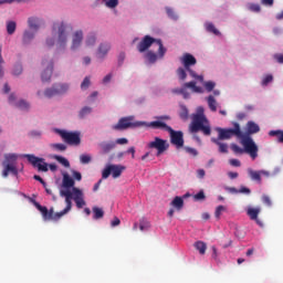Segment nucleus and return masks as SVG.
Segmentation results:
<instances>
[{"label":"nucleus","mask_w":283,"mask_h":283,"mask_svg":"<svg viewBox=\"0 0 283 283\" xmlns=\"http://www.w3.org/2000/svg\"><path fill=\"white\" fill-rule=\"evenodd\" d=\"M60 196L61 198H65L66 207L62 211L55 212V213H54V208H51L50 210H48V207L41 206V203H39L34 199H30V202H32L35 209H38V211L42 213V218L45 222H48V220H53L54 222H56L61 220L63 216H67V213L72 211V200H74V191L60 190Z\"/></svg>","instance_id":"f257e3e1"},{"label":"nucleus","mask_w":283,"mask_h":283,"mask_svg":"<svg viewBox=\"0 0 283 283\" xmlns=\"http://www.w3.org/2000/svg\"><path fill=\"white\" fill-rule=\"evenodd\" d=\"M192 122L189 125L190 134L201 132L203 136H211V124L205 116V108L198 107L197 113L191 115Z\"/></svg>","instance_id":"f03ea898"},{"label":"nucleus","mask_w":283,"mask_h":283,"mask_svg":"<svg viewBox=\"0 0 283 283\" xmlns=\"http://www.w3.org/2000/svg\"><path fill=\"white\" fill-rule=\"evenodd\" d=\"M52 36L53 39L46 40V45L53 48L54 43L62 50L67 48V24L63 21L54 22L52 25Z\"/></svg>","instance_id":"7ed1b4c3"},{"label":"nucleus","mask_w":283,"mask_h":283,"mask_svg":"<svg viewBox=\"0 0 283 283\" xmlns=\"http://www.w3.org/2000/svg\"><path fill=\"white\" fill-rule=\"evenodd\" d=\"M241 138L244 148L238 146V144H231L230 149H232L234 154H244V151H247V154H250L251 158H258V145H255L253 138L249 135H242Z\"/></svg>","instance_id":"20e7f679"},{"label":"nucleus","mask_w":283,"mask_h":283,"mask_svg":"<svg viewBox=\"0 0 283 283\" xmlns=\"http://www.w3.org/2000/svg\"><path fill=\"white\" fill-rule=\"evenodd\" d=\"M17 160L19 155L14 153L4 154V160L2 161V178H8L10 174L12 176H19V168H17Z\"/></svg>","instance_id":"39448f33"},{"label":"nucleus","mask_w":283,"mask_h":283,"mask_svg":"<svg viewBox=\"0 0 283 283\" xmlns=\"http://www.w3.org/2000/svg\"><path fill=\"white\" fill-rule=\"evenodd\" d=\"M154 43L158 44V54L159 59H164L165 54H167V49L165 45H163V40L151 38L150 35H145L142 41L137 44L138 52H147V50L150 48V45H154Z\"/></svg>","instance_id":"423d86ee"},{"label":"nucleus","mask_w":283,"mask_h":283,"mask_svg":"<svg viewBox=\"0 0 283 283\" xmlns=\"http://www.w3.org/2000/svg\"><path fill=\"white\" fill-rule=\"evenodd\" d=\"M233 128H217L218 139L219 140H231L233 136L237 138H242V128H240V124L238 122H232Z\"/></svg>","instance_id":"0eeeda50"},{"label":"nucleus","mask_w":283,"mask_h":283,"mask_svg":"<svg viewBox=\"0 0 283 283\" xmlns=\"http://www.w3.org/2000/svg\"><path fill=\"white\" fill-rule=\"evenodd\" d=\"M132 120H134V116L122 117L117 124L113 125L112 129H115V132H125V129H129V127H144V125H147L145 122Z\"/></svg>","instance_id":"6e6552de"},{"label":"nucleus","mask_w":283,"mask_h":283,"mask_svg":"<svg viewBox=\"0 0 283 283\" xmlns=\"http://www.w3.org/2000/svg\"><path fill=\"white\" fill-rule=\"evenodd\" d=\"M180 62L182 63L185 70L189 72L190 76H192V78H197V81H205V77H202V75H198L191 70L192 65H196V63H198L196 56L190 53H185L180 57Z\"/></svg>","instance_id":"1a4fd4ad"},{"label":"nucleus","mask_w":283,"mask_h":283,"mask_svg":"<svg viewBox=\"0 0 283 283\" xmlns=\"http://www.w3.org/2000/svg\"><path fill=\"white\" fill-rule=\"evenodd\" d=\"M55 132L61 136L62 140H64L66 145H71L73 147H78V145H81V133L63 129H55Z\"/></svg>","instance_id":"9d476101"},{"label":"nucleus","mask_w":283,"mask_h":283,"mask_svg":"<svg viewBox=\"0 0 283 283\" xmlns=\"http://www.w3.org/2000/svg\"><path fill=\"white\" fill-rule=\"evenodd\" d=\"M69 90V84H54L52 87L46 88L44 91V96L46 98H54V96H63V94H67Z\"/></svg>","instance_id":"9b49d317"},{"label":"nucleus","mask_w":283,"mask_h":283,"mask_svg":"<svg viewBox=\"0 0 283 283\" xmlns=\"http://www.w3.org/2000/svg\"><path fill=\"white\" fill-rule=\"evenodd\" d=\"M123 171H125V166L109 165L103 170L102 178L104 180H107L109 176H113V178H120Z\"/></svg>","instance_id":"f8f14e48"},{"label":"nucleus","mask_w":283,"mask_h":283,"mask_svg":"<svg viewBox=\"0 0 283 283\" xmlns=\"http://www.w3.org/2000/svg\"><path fill=\"white\" fill-rule=\"evenodd\" d=\"M148 149H157V156H160L169 149V144L160 137H155L154 142L148 143Z\"/></svg>","instance_id":"ddd939ff"},{"label":"nucleus","mask_w":283,"mask_h":283,"mask_svg":"<svg viewBox=\"0 0 283 283\" xmlns=\"http://www.w3.org/2000/svg\"><path fill=\"white\" fill-rule=\"evenodd\" d=\"M23 158H27V160H29V163L39 171H48V163H45V159L34 155H23Z\"/></svg>","instance_id":"4468645a"},{"label":"nucleus","mask_w":283,"mask_h":283,"mask_svg":"<svg viewBox=\"0 0 283 283\" xmlns=\"http://www.w3.org/2000/svg\"><path fill=\"white\" fill-rule=\"evenodd\" d=\"M168 132H170L171 145H175L177 149H180V147H185V138H184L182 132L180 130L176 132L171 128Z\"/></svg>","instance_id":"2eb2a0df"},{"label":"nucleus","mask_w":283,"mask_h":283,"mask_svg":"<svg viewBox=\"0 0 283 283\" xmlns=\"http://www.w3.org/2000/svg\"><path fill=\"white\" fill-rule=\"evenodd\" d=\"M73 200L77 207V209H83L86 205L85 202V195L83 193V190L80 188H73Z\"/></svg>","instance_id":"dca6fc26"},{"label":"nucleus","mask_w":283,"mask_h":283,"mask_svg":"<svg viewBox=\"0 0 283 283\" xmlns=\"http://www.w3.org/2000/svg\"><path fill=\"white\" fill-rule=\"evenodd\" d=\"M83 43V30H77L72 34L71 50L74 52L81 48Z\"/></svg>","instance_id":"f3484780"},{"label":"nucleus","mask_w":283,"mask_h":283,"mask_svg":"<svg viewBox=\"0 0 283 283\" xmlns=\"http://www.w3.org/2000/svg\"><path fill=\"white\" fill-rule=\"evenodd\" d=\"M262 209L260 207L256 208H248L247 214L249 216L250 220H254L259 227H264V223L260 219H258V216H260V212Z\"/></svg>","instance_id":"a211bd4d"},{"label":"nucleus","mask_w":283,"mask_h":283,"mask_svg":"<svg viewBox=\"0 0 283 283\" xmlns=\"http://www.w3.org/2000/svg\"><path fill=\"white\" fill-rule=\"evenodd\" d=\"M53 71H54V63L50 62L46 66V70H44L41 75L43 83H48L52 78Z\"/></svg>","instance_id":"6ab92c4d"},{"label":"nucleus","mask_w":283,"mask_h":283,"mask_svg":"<svg viewBox=\"0 0 283 283\" xmlns=\"http://www.w3.org/2000/svg\"><path fill=\"white\" fill-rule=\"evenodd\" d=\"M109 50H112V45L109 43H101L97 49V59H105Z\"/></svg>","instance_id":"aec40b11"},{"label":"nucleus","mask_w":283,"mask_h":283,"mask_svg":"<svg viewBox=\"0 0 283 283\" xmlns=\"http://www.w3.org/2000/svg\"><path fill=\"white\" fill-rule=\"evenodd\" d=\"M222 139H218L216 137L211 138V143L217 145L219 147L218 151L219 154H229V144L222 143Z\"/></svg>","instance_id":"412c9836"},{"label":"nucleus","mask_w":283,"mask_h":283,"mask_svg":"<svg viewBox=\"0 0 283 283\" xmlns=\"http://www.w3.org/2000/svg\"><path fill=\"white\" fill-rule=\"evenodd\" d=\"M74 185H76L74 178L70 177L67 172H64L62 179V187H64V189H73L75 188Z\"/></svg>","instance_id":"4be33fe9"},{"label":"nucleus","mask_w":283,"mask_h":283,"mask_svg":"<svg viewBox=\"0 0 283 283\" xmlns=\"http://www.w3.org/2000/svg\"><path fill=\"white\" fill-rule=\"evenodd\" d=\"M147 127H151L153 129H166V132H169V129H171V127H169L165 122L161 120L150 122Z\"/></svg>","instance_id":"5701e85b"},{"label":"nucleus","mask_w":283,"mask_h":283,"mask_svg":"<svg viewBox=\"0 0 283 283\" xmlns=\"http://www.w3.org/2000/svg\"><path fill=\"white\" fill-rule=\"evenodd\" d=\"M101 150L103 154H109L112 149L116 148V143L115 142H102L99 143Z\"/></svg>","instance_id":"b1692460"},{"label":"nucleus","mask_w":283,"mask_h":283,"mask_svg":"<svg viewBox=\"0 0 283 283\" xmlns=\"http://www.w3.org/2000/svg\"><path fill=\"white\" fill-rule=\"evenodd\" d=\"M36 34V31H28L25 30L22 35V43L23 45H29V43H32L34 40V35Z\"/></svg>","instance_id":"393cba45"},{"label":"nucleus","mask_w":283,"mask_h":283,"mask_svg":"<svg viewBox=\"0 0 283 283\" xmlns=\"http://www.w3.org/2000/svg\"><path fill=\"white\" fill-rule=\"evenodd\" d=\"M171 207L180 211L182 207H185V200L182 197H175L174 200L170 202Z\"/></svg>","instance_id":"a878e982"},{"label":"nucleus","mask_w":283,"mask_h":283,"mask_svg":"<svg viewBox=\"0 0 283 283\" xmlns=\"http://www.w3.org/2000/svg\"><path fill=\"white\" fill-rule=\"evenodd\" d=\"M247 132L248 134H258V132H260V125H258L255 122H248Z\"/></svg>","instance_id":"bb28decb"},{"label":"nucleus","mask_w":283,"mask_h":283,"mask_svg":"<svg viewBox=\"0 0 283 283\" xmlns=\"http://www.w3.org/2000/svg\"><path fill=\"white\" fill-rule=\"evenodd\" d=\"M248 174H249L251 180H254L255 182H262V175L260 171H255V170L249 168Z\"/></svg>","instance_id":"cd10ccee"},{"label":"nucleus","mask_w":283,"mask_h":283,"mask_svg":"<svg viewBox=\"0 0 283 283\" xmlns=\"http://www.w3.org/2000/svg\"><path fill=\"white\" fill-rule=\"evenodd\" d=\"M184 87H185L186 90H187V88L192 90V92H195L196 94H202V87L197 86V85H196V82H188V83H185V84H184Z\"/></svg>","instance_id":"c85d7f7f"},{"label":"nucleus","mask_w":283,"mask_h":283,"mask_svg":"<svg viewBox=\"0 0 283 283\" xmlns=\"http://www.w3.org/2000/svg\"><path fill=\"white\" fill-rule=\"evenodd\" d=\"M193 247L197 251H199L200 255H205V253H207V243L197 241L195 242Z\"/></svg>","instance_id":"c756f323"},{"label":"nucleus","mask_w":283,"mask_h":283,"mask_svg":"<svg viewBox=\"0 0 283 283\" xmlns=\"http://www.w3.org/2000/svg\"><path fill=\"white\" fill-rule=\"evenodd\" d=\"M207 101L208 107L211 109V112H218V102L216 101V97H213V95H209Z\"/></svg>","instance_id":"7c9ffc66"},{"label":"nucleus","mask_w":283,"mask_h":283,"mask_svg":"<svg viewBox=\"0 0 283 283\" xmlns=\"http://www.w3.org/2000/svg\"><path fill=\"white\" fill-rule=\"evenodd\" d=\"M28 25H29L30 30H33V32H38L39 31V19L38 18H29Z\"/></svg>","instance_id":"2f4dec72"},{"label":"nucleus","mask_w":283,"mask_h":283,"mask_svg":"<svg viewBox=\"0 0 283 283\" xmlns=\"http://www.w3.org/2000/svg\"><path fill=\"white\" fill-rule=\"evenodd\" d=\"M105 216V211H103L102 208L98 207H93V220H101L102 218H104Z\"/></svg>","instance_id":"473e14b6"},{"label":"nucleus","mask_w":283,"mask_h":283,"mask_svg":"<svg viewBox=\"0 0 283 283\" xmlns=\"http://www.w3.org/2000/svg\"><path fill=\"white\" fill-rule=\"evenodd\" d=\"M145 59H146V61H148V63H156V61H158V59H160V55H159V54H156V53L153 52V51H148V52L145 54Z\"/></svg>","instance_id":"72a5a7b5"},{"label":"nucleus","mask_w":283,"mask_h":283,"mask_svg":"<svg viewBox=\"0 0 283 283\" xmlns=\"http://www.w3.org/2000/svg\"><path fill=\"white\" fill-rule=\"evenodd\" d=\"M85 43H86L87 48H93V45H96V34L90 33L86 36Z\"/></svg>","instance_id":"f704fd0d"},{"label":"nucleus","mask_w":283,"mask_h":283,"mask_svg":"<svg viewBox=\"0 0 283 283\" xmlns=\"http://www.w3.org/2000/svg\"><path fill=\"white\" fill-rule=\"evenodd\" d=\"M179 117L181 118V120H188L189 119V108H187V106L180 105Z\"/></svg>","instance_id":"c9c22d12"},{"label":"nucleus","mask_w":283,"mask_h":283,"mask_svg":"<svg viewBox=\"0 0 283 283\" xmlns=\"http://www.w3.org/2000/svg\"><path fill=\"white\" fill-rule=\"evenodd\" d=\"M17 32V22L8 21L7 22V34L12 35Z\"/></svg>","instance_id":"e433bc0d"},{"label":"nucleus","mask_w":283,"mask_h":283,"mask_svg":"<svg viewBox=\"0 0 283 283\" xmlns=\"http://www.w3.org/2000/svg\"><path fill=\"white\" fill-rule=\"evenodd\" d=\"M269 136H276L277 143H283V130H270Z\"/></svg>","instance_id":"4c0bfd02"},{"label":"nucleus","mask_w":283,"mask_h":283,"mask_svg":"<svg viewBox=\"0 0 283 283\" xmlns=\"http://www.w3.org/2000/svg\"><path fill=\"white\" fill-rule=\"evenodd\" d=\"M50 147L55 151H65L67 149V146L65 144H51Z\"/></svg>","instance_id":"58836bf2"},{"label":"nucleus","mask_w":283,"mask_h":283,"mask_svg":"<svg viewBox=\"0 0 283 283\" xmlns=\"http://www.w3.org/2000/svg\"><path fill=\"white\" fill-rule=\"evenodd\" d=\"M54 158L60 163V165H63V167H70V161L65 157L55 155Z\"/></svg>","instance_id":"ea45409f"},{"label":"nucleus","mask_w":283,"mask_h":283,"mask_svg":"<svg viewBox=\"0 0 283 283\" xmlns=\"http://www.w3.org/2000/svg\"><path fill=\"white\" fill-rule=\"evenodd\" d=\"M92 112V107L90 106H84L80 113H78V117L80 118H85V116H88V114Z\"/></svg>","instance_id":"a19ab883"},{"label":"nucleus","mask_w":283,"mask_h":283,"mask_svg":"<svg viewBox=\"0 0 283 283\" xmlns=\"http://www.w3.org/2000/svg\"><path fill=\"white\" fill-rule=\"evenodd\" d=\"M207 196L205 195V190H200L198 193H196L193 196V200H196V202H202V200H206Z\"/></svg>","instance_id":"79ce46f5"},{"label":"nucleus","mask_w":283,"mask_h":283,"mask_svg":"<svg viewBox=\"0 0 283 283\" xmlns=\"http://www.w3.org/2000/svg\"><path fill=\"white\" fill-rule=\"evenodd\" d=\"M12 74H13V76H20V74H23V65H21V64H15L14 66H13V71H12Z\"/></svg>","instance_id":"37998d69"},{"label":"nucleus","mask_w":283,"mask_h":283,"mask_svg":"<svg viewBox=\"0 0 283 283\" xmlns=\"http://www.w3.org/2000/svg\"><path fill=\"white\" fill-rule=\"evenodd\" d=\"M80 163L82 165H90V163H92V156L85 155V154L81 155L80 156Z\"/></svg>","instance_id":"c03bdc74"},{"label":"nucleus","mask_w":283,"mask_h":283,"mask_svg":"<svg viewBox=\"0 0 283 283\" xmlns=\"http://www.w3.org/2000/svg\"><path fill=\"white\" fill-rule=\"evenodd\" d=\"M166 12H167V15L169 17V19H172V21H178V14H176L174 9L167 7Z\"/></svg>","instance_id":"a18cd8bd"},{"label":"nucleus","mask_w":283,"mask_h":283,"mask_svg":"<svg viewBox=\"0 0 283 283\" xmlns=\"http://www.w3.org/2000/svg\"><path fill=\"white\" fill-rule=\"evenodd\" d=\"M17 107H19V109H30V104L25 101H19L17 104H15Z\"/></svg>","instance_id":"49530a36"},{"label":"nucleus","mask_w":283,"mask_h":283,"mask_svg":"<svg viewBox=\"0 0 283 283\" xmlns=\"http://www.w3.org/2000/svg\"><path fill=\"white\" fill-rule=\"evenodd\" d=\"M206 29L208 32H212V34H216V35L220 34V31H218V29H216V25H213V23H208L206 25Z\"/></svg>","instance_id":"de8ad7c7"},{"label":"nucleus","mask_w":283,"mask_h":283,"mask_svg":"<svg viewBox=\"0 0 283 283\" xmlns=\"http://www.w3.org/2000/svg\"><path fill=\"white\" fill-rule=\"evenodd\" d=\"M248 9L250 10V12H260L262 10L260 4H255V3H249Z\"/></svg>","instance_id":"09e8293b"},{"label":"nucleus","mask_w":283,"mask_h":283,"mask_svg":"<svg viewBox=\"0 0 283 283\" xmlns=\"http://www.w3.org/2000/svg\"><path fill=\"white\" fill-rule=\"evenodd\" d=\"M269 83H273V75H271V74L265 75V76L263 77L261 84H262L264 87H266V85H269Z\"/></svg>","instance_id":"8fccbe9b"},{"label":"nucleus","mask_w":283,"mask_h":283,"mask_svg":"<svg viewBox=\"0 0 283 283\" xmlns=\"http://www.w3.org/2000/svg\"><path fill=\"white\" fill-rule=\"evenodd\" d=\"M71 174H72L74 180H77V182H81L83 180V175H81L80 171L71 170Z\"/></svg>","instance_id":"3c124183"},{"label":"nucleus","mask_w":283,"mask_h":283,"mask_svg":"<svg viewBox=\"0 0 283 283\" xmlns=\"http://www.w3.org/2000/svg\"><path fill=\"white\" fill-rule=\"evenodd\" d=\"M222 211H227V208L224 206H218L214 212L216 218L220 219Z\"/></svg>","instance_id":"603ef678"},{"label":"nucleus","mask_w":283,"mask_h":283,"mask_svg":"<svg viewBox=\"0 0 283 283\" xmlns=\"http://www.w3.org/2000/svg\"><path fill=\"white\" fill-rule=\"evenodd\" d=\"M2 49H3V46L0 44V78H3V65H2V63H6L3 61V56H1Z\"/></svg>","instance_id":"864d4df0"},{"label":"nucleus","mask_w":283,"mask_h":283,"mask_svg":"<svg viewBox=\"0 0 283 283\" xmlns=\"http://www.w3.org/2000/svg\"><path fill=\"white\" fill-rule=\"evenodd\" d=\"M203 85L207 92H213V88L216 87V83L211 81L206 82Z\"/></svg>","instance_id":"5fc2aeb1"},{"label":"nucleus","mask_w":283,"mask_h":283,"mask_svg":"<svg viewBox=\"0 0 283 283\" xmlns=\"http://www.w3.org/2000/svg\"><path fill=\"white\" fill-rule=\"evenodd\" d=\"M177 74L181 81H185V78H187V72L182 67H179L177 70Z\"/></svg>","instance_id":"6e6d98bb"},{"label":"nucleus","mask_w":283,"mask_h":283,"mask_svg":"<svg viewBox=\"0 0 283 283\" xmlns=\"http://www.w3.org/2000/svg\"><path fill=\"white\" fill-rule=\"evenodd\" d=\"M262 202H263V205H266V207H271V205H272L271 197L263 195Z\"/></svg>","instance_id":"4d7b16f0"},{"label":"nucleus","mask_w":283,"mask_h":283,"mask_svg":"<svg viewBox=\"0 0 283 283\" xmlns=\"http://www.w3.org/2000/svg\"><path fill=\"white\" fill-rule=\"evenodd\" d=\"M90 77H85L81 84V90H87L90 87Z\"/></svg>","instance_id":"13d9d810"},{"label":"nucleus","mask_w":283,"mask_h":283,"mask_svg":"<svg viewBox=\"0 0 283 283\" xmlns=\"http://www.w3.org/2000/svg\"><path fill=\"white\" fill-rule=\"evenodd\" d=\"M127 143H129V140H128L127 138H125V137L118 138V139H116V142H115V146H116V145H127Z\"/></svg>","instance_id":"bf43d9fd"},{"label":"nucleus","mask_w":283,"mask_h":283,"mask_svg":"<svg viewBox=\"0 0 283 283\" xmlns=\"http://www.w3.org/2000/svg\"><path fill=\"white\" fill-rule=\"evenodd\" d=\"M273 59L279 62L280 64H283V54L282 53H276L273 55Z\"/></svg>","instance_id":"052dcab7"},{"label":"nucleus","mask_w":283,"mask_h":283,"mask_svg":"<svg viewBox=\"0 0 283 283\" xmlns=\"http://www.w3.org/2000/svg\"><path fill=\"white\" fill-rule=\"evenodd\" d=\"M224 189H226V191H228V193H239V190L235 187L226 186Z\"/></svg>","instance_id":"680f3d73"},{"label":"nucleus","mask_w":283,"mask_h":283,"mask_svg":"<svg viewBox=\"0 0 283 283\" xmlns=\"http://www.w3.org/2000/svg\"><path fill=\"white\" fill-rule=\"evenodd\" d=\"M229 164L232 166V167H240L242 165V163H240L239 159H230Z\"/></svg>","instance_id":"e2e57ef3"},{"label":"nucleus","mask_w":283,"mask_h":283,"mask_svg":"<svg viewBox=\"0 0 283 283\" xmlns=\"http://www.w3.org/2000/svg\"><path fill=\"white\" fill-rule=\"evenodd\" d=\"M186 151H187L188 154H191L192 156H198V150H196V148H189V147H187V148H186Z\"/></svg>","instance_id":"0e129e2a"},{"label":"nucleus","mask_w":283,"mask_h":283,"mask_svg":"<svg viewBox=\"0 0 283 283\" xmlns=\"http://www.w3.org/2000/svg\"><path fill=\"white\" fill-rule=\"evenodd\" d=\"M118 224H120V219H118V217H115L113 219V221L111 222L112 227H118Z\"/></svg>","instance_id":"69168bd1"},{"label":"nucleus","mask_w":283,"mask_h":283,"mask_svg":"<svg viewBox=\"0 0 283 283\" xmlns=\"http://www.w3.org/2000/svg\"><path fill=\"white\" fill-rule=\"evenodd\" d=\"M239 193H247V195H249V193H251V189H249L247 187H241L239 189Z\"/></svg>","instance_id":"338daca9"},{"label":"nucleus","mask_w":283,"mask_h":283,"mask_svg":"<svg viewBox=\"0 0 283 283\" xmlns=\"http://www.w3.org/2000/svg\"><path fill=\"white\" fill-rule=\"evenodd\" d=\"M179 92L184 95V98H189V92H187V88L185 86L180 88Z\"/></svg>","instance_id":"774afa93"}]
</instances>
